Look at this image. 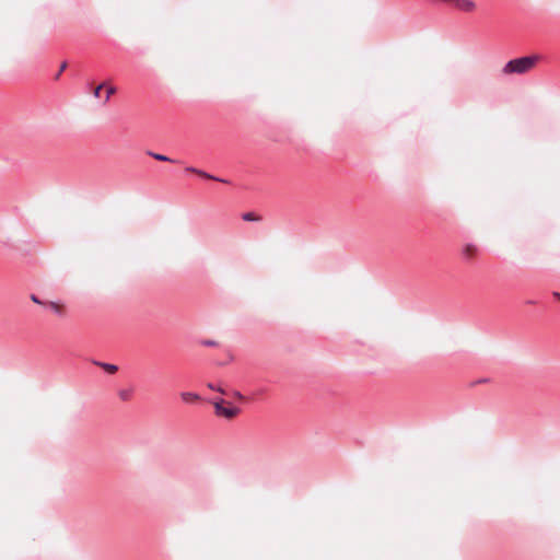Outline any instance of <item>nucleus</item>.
Here are the masks:
<instances>
[{
    "mask_svg": "<svg viewBox=\"0 0 560 560\" xmlns=\"http://www.w3.org/2000/svg\"><path fill=\"white\" fill-rule=\"evenodd\" d=\"M538 60L537 56H525L506 62L502 69L504 74H523L530 71Z\"/></svg>",
    "mask_w": 560,
    "mask_h": 560,
    "instance_id": "obj_1",
    "label": "nucleus"
},
{
    "mask_svg": "<svg viewBox=\"0 0 560 560\" xmlns=\"http://www.w3.org/2000/svg\"><path fill=\"white\" fill-rule=\"evenodd\" d=\"M214 410L218 416L224 417L226 419H232L240 411L236 407H224L223 399L214 402Z\"/></svg>",
    "mask_w": 560,
    "mask_h": 560,
    "instance_id": "obj_2",
    "label": "nucleus"
},
{
    "mask_svg": "<svg viewBox=\"0 0 560 560\" xmlns=\"http://www.w3.org/2000/svg\"><path fill=\"white\" fill-rule=\"evenodd\" d=\"M480 249L475 243H466L462 248V256L466 261H471Z\"/></svg>",
    "mask_w": 560,
    "mask_h": 560,
    "instance_id": "obj_3",
    "label": "nucleus"
},
{
    "mask_svg": "<svg viewBox=\"0 0 560 560\" xmlns=\"http://www.w3.org/2000/svg\"><path fill=\"white\" fill-rule=\"evenodd\" d=\"M93 363L103 370H105L108 373H115L118 370V366L112 363L101 362V361H93Z\"/></svg>",
    "mask_w": 560,
    "mask_h": 560,
    "instance_id": "obj_4",
    "label": "nucleus"
},
{
    "mask_svg": "<svg viewBox=\"0 0 560 560\" xmlns=\"http://www.w3.org/2000/svg\"><path fill=\"white\" fill-rule=\"evenodd\" d=\"M197 174L207 179H212V180H217V182L224 183V184L229 183V180L225 178L217 177V176L211 175V174H209L202 170H199V168L197 170Z\"/></svg>",
    "mask_w": 560,
    "mask_h": 560,
    "instance_id": "obj_5",
    "label": "nucleus"
},
{
    "mask_svg": "<svg viewBox=\"0 0 560 560\" xmlns=\"http://www.w3.org/2000/svg\"><path fill=\"white\" fill-rule=\"evenodd\" d=\"M197 174L207 179H212V180H217V182L224 183V184L229 183V180L225 178L217 177V176L211 175V174H209L202 170H199V168L197 170Z\"/></svg>",
    "mask_w": 560,
    "mask_h": 560,
    "instance_id": "obj_6",
    "label": "nucleus"
},
{
    "mask_svg": "<svg viewBox=\"0 0 560 560\" xmlns=\"http://www.w3.org/2000/svg\"><path fill=\"white\" fill-rule=\"evenodd\" d=\"M180 398H182L185 402H191V401L199 400V399H200V396H199L197 393H192V392H183V393H180Z\"/></svg>",
    "mask_w": 560,
    "mask_h": 560,
    "instance_id": "obj_7",
    "label": "nucleus"
},
{
    "mask_svg": "<svg viewBox=\"0 0 560 560\" xmlns=\"http://www.w3.org/2000/svg\"><path fill=\"white\" fill-rule=\"evenodd\" d=\"M148 155H150L151 158L158 160V161H161V162H171V163H175L176 161L171 159L170 156L167 155H164V154H161V153H155V152H152V151H148Z\"/></svg>",
    "mask_w": 560,
    "mask_h": 560,
    "instance_id": "obj_8",
    "label": "nucleus"
},
{
    "mask_svg": "<svg viewBox=\"0 0 560 560\" xmlns=\"http://www.w3.org/2000/svg\"><path fill=\"white\" fill-rule=\"evenodd\" d=\"M118 396L121 400H129L132 396V388H124L118 392Z\"/></svg>",
    "mask_w": 560,
    "mask_h": 560,
    "instance_id": "obj_9",
    "label": "nucleus"
},
{
    "mask_svg": "<svg viewBox=\"0 0 560 560\" xmlns=\"http://www.w3.org/2000/svg\"><path fill=\"white\" fill-rule=\"evenodd\" d=\"M242 219L245 220V221H249V222H253V221H257L258 218L255 215V213L253 212H246L242 215Z\"/></svg>",
    "mask_w": 560,
    "mask_h": 560,
    "instance_id": "obj_10",
    "label": "nucleus"
},
{
    "mask_svg": "<svg viewBox=\"0 0 560 560\" xmlns=\"http://www.w3.org/2000/svg\"><path fill=\"white\" fill-rule=\"evenodd\" d=\"M200 343L205 347H215L218 346V342L215 340H212V339H203L200 341Z\"/></svg>",
    "mask_w": 560,
    "mask_h": 560,
    "instance_id": "obj_11",
    "label": "nucleus"
},
{
    "mask_svg": "<svg viewBox=\"0 0 560 560\" xmlns=\"http://www.w3.org/2000/svg\"><path fill=\"white\" fill-rule=\"evenodd\" d=\"M116 92V89L114 86H109L106 91V97L104 100V103H107L110 98V96Z\"/></svg>",
    "mask_w": 560,
    "mask_h": 560,
    "instance_id": "obj_12",
    "label": "nucleus"
},
{
    "mask_svg": "<svg viewBox=\"0 0 560 560\" xmlns=\"http://www.w3.org/2000/svg\"><path fill=\"white\" fill-rule=\"evenodd\" d=\"M66 68H67V62H62L60 65V68H58V72L56 73L55 79H59V77L66 70Z\"/></svg>",
    "mask_w": 560,
    "mask_h": 560,
    "instance_id": "obj_13",
    "label": "nucleus"
},
{
    "mask_svg": "<svg viewBox=\"0 0 560 560\" xmlns=\"http://www.w3.org/2000/svg\"><path fill=\"white\" fill-rule=\"evenodd\" d=\"M208 388L224 394V389L221 386L214 385L213 383H209Z\"/></svg>",
    "mask_w": 560,
    "mask_h": 560,
    "instance_id": "obj_14",
    "label": "nucleus"
},
{
    "mask_svg": "<svg viewBox=\"0 0 560 560\" xmlns=\"http://www.w3.org/2000/svg\"><path fill=\"white\" fill-rule=\"evenodd\" d=\"M104 88V83H101L100 85H97L94 91H93V96L94 97H100V93H101V90Z\"/></svg>",
    "mask_w": 560,
    "mask_h": 560,
    "instance_id": "obj_15",
    "label": "nucleus"
},
{
    "mask_svg": "<svg viewBox=\"0 0 560 560\" xmlns=\"http://www.w3.org/2000/svg\"><path fill=\"white\" fill-rule=\"evenodd\" d=\"M49 305H50V308H51L55 313H57V314H59V313H60V308H59V306H58L56 303L50 302V304H49Z\"/></svg>",
    "mask_w": 560,
    "mask_h": 560,
    "instance_id": "obj_16",
    "label": "nucleus"
},
{
    "mask_svg": "<svg viewBox=\"0 0 560 560\" xmlns=\"http://www.w3.org/2000/svg\"><path fill=\"white\" fill-rule=\"evenodd\" d=\"M31 300H32L34 303H36V304H42V301H40V300L38 299V296H37V295H35V294H32V295H31Z\"/></svg>",
    "mask_w": 560,
    "mask_h": 560,
    "instance_id": "obj_17",
    "label": "nucleus"
},
{
    "mask_svg": "<svg viewBox=\"0 0 560 560\" xmlns=\"http://www.w3.org/2000/svg\"><path fill=\"white\" fill-rule=\"evenodd\" d=\"M197 170H198V168H196V167H194V166H187V167H186V172H190V173H195V174H197Z\"/></svg>",
    "mask_w": 560,
    "mask_h": 560,
    "instance_id": "obj_18",
    "label": "nucleus"
},
{
    "mask_svg": "<svg viewBox=\"0 0 560 560\" xmlns=\"http://www.w3.org/2000/svg\"><path fill=\"white\" fill-rule=\"evenodd\" d=\"M234 396L237 397L238 399H243L244 398V396L240 392H235Z\"/></svg>",
    "mask_w": 560,
    "mask_h": 560,
    "instance_id": "obj_19",
    "label": "nucleus"
},
{
    "mask_svg": "<svg viewBox=\"0 0 560 560\" xmlns=\"http://www.w3.org/2000/svg\"><path fill=\"white\" fill-rule=\"evenodd\" d=\"M483 382H487V380L482 378V380H479L477 383H483Z\"/></svg>",
    "mask_w": 560,
    "mask_h": 560,
    "instance_id": "obj_20",
    "label": "nucleus"
}]
</instances>
